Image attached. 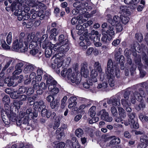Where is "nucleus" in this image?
I'll return each mask as SVG.
<instances>
[{"label":"nucleus","mask_w":148,"mask_h":148,"mask_svg":"<svg viewBox=\"0 0 148 148\" xmlns=\"http://www.w3.org/2000/svg\"><path fill=\"white\" fill-rule=\"evenodd\" d=\"M143 56L142 59L145 63V67L146 69L148 71V59L147 56L145 53H143Z\"/></svg>","instance_id":"nucleus-42"},{"label":"nucleus","mask_w":148,"mask_h":148,"mask_svg":"<svg viewBox=\"0 0 148 148\" xmlns=\"http://www.w3.org/2000/svg\"><path fill=\"white\" fill-rule=\"evenodd\" d=\"M19 115L22 119L21 120H19L18 121H17V124L18 125V123H19L27 125L28 123V118L33 116V114L32 112V110L29 108L27 109L26 112H20Z\"/></svg>","instance_id":"nucleus-7"},{"label":"nucleus","mask_w":148,"mask_h":148,"mask_svg":"<svg viewBox=\"0 0 148 148\" xmlns=\"http://www.w3.org/2000/svg\"><path fill=\"white\" fill-rule=\"evenodd\" d=\"M65 146V143L61 142L56 145L54 147V148H63Z\"/></svg>","instance_id":"nucleus-62"},{"label":"nucleus","mask_w":148,"mask_h":148,"mask_svg":"<svg viewBox=\"0 0 148 148\" xmlns=\"http://www.w3.org/2000/svg\"><path fill=\"white\" fill-rule=\"evenodd\" d=\"M24 34L21 33L19 36V40L15 39L13 42L12 48L15 51L20 52H25L27 51L28 49V46H23V37Z\"/></svg>","instance_id":"nucleus-6"},{"label":"nucleus","mask_w":148,"mask_h":148,"mask_svg":"<svg viewBox=\"0 0 148 148\" xmlns=\"http://www.w3.org/2000/svg\"><path fill=\"white\" fill-rule=\"evenodd\" d=\"M60 61L59 60L58 62H57V63H54L55 64H57L56 68V73L58 74H59L60 73V67L63 64V60H60Z\"/></svg>","instance_id":"nucleus-33"},{"label":"nucleus","mask_w":148,"mask_h":148,"mask_svg":"<svg viewBox=\"0 0 148 148\" xmlns=\"http://www.w3.org/2000/svg\"><path fill=\"white\" fill-rule=\"evenodd\" d=\"M88 5V4L86 2H80L79 10H86V11L87 9L85 8L84 9V8L87 7ZM85 12H86V10H85Z\"/></svg>","instance_id":"nucleus-51"},{"label":"nucleus","mask_w":148,"mask_h":148,"mask_svg":"<svg viewBox=\"0 0 148 148\" xmlns=\"http://www.w3.org/2000/svg\"><path fill=\"white\" fill-rule=\"evenodd\" d=\"M60 120L61 118L60 116H58L55 119L54 125L53 126L54 129H56L59 126Z\"/></svg>","instance_id":"nucleus-38"},{"label":"nucleus","mask_w":148,"mask_h":148,"mask_svg":"<svg viewBox=\"0 0 148 148\" xmlns=\"http://www.w3.org/2000/svg\"><path fill=\"white\" fill-rule=\"evenodd\" d=\"M96 107L95 106L91 107L89 110V114L92 117H94L96 114Z\"/></svg>","instance_id":"nucleus-39"},{"label":"nucleus","mask_w":148,"mask_h":148,"mask_svg":"<svg viewBox=\"0 0 148 148\" xmlns=\"http://www.w3.org/2000/svg\"><path fill=\"white\" fill-rule=\"evenodd\" d=\"M121 58V60H120V59L119 60V62L120 63V65L121 66V69L123 70L124 69V57L123 56H121L120 57Z\"/></svg>","instance_id":"nucleus-52"},{"label":"nucleus","mask_w":148,"mask_h":148,"mask_svg":"<svg viewBox=\"0 0 148 148\" xmlns=\"http://www.w3.org/2000/svg\"><path fill=\"white\" fill-rule=\"evenodd\" d=\"M124 2L128 5L130 8L134 9L136 8L140 0H124Z\"/></svg>","instance_id":"nucleus-13"},{"label":"nucleus","mask_w":148,"mask_h":148,"mask_svg":"<svg viewBox=\"0 0 148 148\" xmlns=\"http://www.w3.org/2000/svg\"><path fill=\"white\" fill-rule=\"evenodd\" d=\"M36 73L34 72H32L29 75V80L27 79L25 82V84H28L30 82L31 80H34L36 79Z\"/></svg>","instance_id":"nucleus-36"},{"label":"nucleus","mask_w":148,"mask_h":148,"mask_svg":"<svg viewBox=\"0 0 148 148\" xmlns=\"http://www.w3.org/2000/svg\"><path fill=\"white\" fill-rule=\"evenodd\" d=\"M63 128H59L56 131V134L57 136L58 139L61 138L62 137L64 136V134L63 132Z\"/></svg>","instance_id":"nucleus-30"},{"label":"nucleus","mask_w":148,"mask_h":148,"mask_svg":"<svg viewBox=\"0 0 148 148\" xmlns=\"http://www.w3.org/2000/svg\"><path fill=\"white\" fill-rule=\"evenodd\" d=\"M52 50L53 49L51 47L45 49V54L46 57L49 58L51 56L53 52Z\"/></svg>","instance_id":"nucleus-40"},{"label":"nucleus","mask_w":148,"mask_h":148,"mask_svg":"<svg viewBox=\"0 0 148 148\" xmlns=\"http://www.w3.org/2000/svg\"><path fill=\"white\" fill-rule=\"evenodd\" d=\"M76 99L77 98L75 97H71L68 99V102L69 103L68 108L69 109H72L76 106L77 104L76 101Z\"/></svg>","instance_id":"nucleus-22"},{"label":"nucleus","mask_w":148,"mask_h":148,"mask_svg":"<svg viewBox=\"0 0 148 148\" xmlns=\"http://www.w3.org/2000/svg\"><path fill=\"white\" fill-rule=\"evenodd\" d=\"M16 13H17V15L18 20L21 21L23 19L24 20H27L30 17V14L29 13L25 12L23 11H22V10L20 8L19 9L17 10V12L16 11Z\"/></svg>","instance_id":"nucleus-11"},{"label":"nucleus","mask_w":148,"mask_h":148,"mask_svg":"<svg viewBox=\"0 0 148 148\" xmlns=\"http://www.w3.org/2000/svg\"><path fill=\"white\" fill-rule=\"evenodd\" d=\"M56 28H53L51 29L50 31L51 34L49 38L51 40H53L55 41H56V36L58 34L56 32Z\"/></svg>","instance_id":"nucleus-28"},{"label":"nucleus","mask_w":148,"mask_h":148,"mask_svg":"<svg viewBox=\"0 0 148 148\" xmlns=\"http://www.w3.org/2000/svg\"><path fill=\"white\" fill-rule=\"evenodd\" d=\"M6 62L4 67L3 68V69L5 70L10 65L12 62V60L10 58H7L6 60Z\"/></svg>","instance_id":"nucleus-48"},{"label":"nucleus","mask_w":148,"mask_h":148,"mask_svg":"<svg viewBox=\"0 0 148 148\" xmlns=\"http://www.w3.org/2000/svg\"><path fill=\"white\" fill-rule=\"evenodd\" d=\"M89 72L88 70L82 71H81V73L82 75L86 78L88 76Z\"/></svg>","instance_id":"nucleus-63"},{"label":"nucleus","mask_w":148,"mask_h":148,"mask_svg":"<svg viewBox=\"0 0 148 148\" xmlns=\"http://www.w3.org/2000/svg\"><path fill=\"white\" fill-rule=\"evenodd\" d=\"M84 27L80 24L77 25L76 27V29L79 30L77 32L78 34L80 35L81 34L84 32Z\"/></svg>","instance_id":"nucleus-46"},{"label":"nucleus","mask_w":148,"mask_h":148,"mask_svg":"<svg viewBox=\"0 0 148 148\" xmlns=\"http://www.w3.org/2000/svg\"><path fill=\"white\" fill-rule=\"evenodd\" d=\"M19 94L18 93V91H16L12 92L10 95V96L11 98L13 99H18L19 97Z\"/></svg>","instance_id":"nucleus-50"},{"label":"nucleus","mask_w":148,"mask_h":148,"mask_svg":"<svg viewBox=\"0 0 148 148\" xmlns=\"http://www.w3.org/2000/svg\"><path fill=\"white\" fill-rule=\"evenodd\" d=\"M34 66L33 64L29 63L27 64L24 66L23 72L25 74L29 73L34 70Z\"/></svg>","instance_id":"nucleus-19"},{"label":"nucleus","mask_w":148,"mask_h":148,"mask_svg":"<svg viewBox=\"0 0 148 148\" xmlns=\"http://www.w3.org/2000/svg\"><path fill=\"white\" fill-rule=\"evenodd\" d=\"M135 63L137 64L138 65V68L140 71V76L143 77L145 76L146 74V72L141 68V67L142 65V64L141 63V58L140 57L138 56V58H136V59H135Z\"/></svg>","instance_id":"nucleus-17"},{"label":"nucleus","mask_w":148,"mask_h":148,"mask_svg":"<svg viewBox=\"0 0 148 148\" xmlns=\"http://www.w3.org/2000/svg\"><path fill=\"white\" fill-rule=\"evenodd\" d=\"M79 45L83 49H86L87 48V45H86V40H84L81 41L79 43Z\"/></svg>","instance_id":"nucleus-59"},{"label":"nucleus","mask_w":148,"mask_h":148,"mask_svg":"<svg viewBox=\"0 0 148 148\" xmlns=\"http://www.w3.org/2000/svg\"><path fill=\"white\" fill-rule=\"evenodd\" d=\"M139 92L137 91H136L134 93L131 94L130 99L132 103L135 104L136 103V99L141 103L138 106L136 107V109L138 110H143L145 107V103L142 102L143 97H145L146 94L145 93L143 90H140Z\"/></svg>","instance_id":"nucleus-4"},{"label":"nucleus","mask_w":148,"mask_h":148,"mask_svg":"<svg viewBox=\"0 0 148 148\" xmlns=\"http://www.w3.org/2000/svg\"><path fill=\"white\" fill-rule=\"evenodd\" d=\"M140 143L138 144L137 146V148H145L147 146V144H146V140L143 137H141L140 139Z\"/></svg>","instance_id":"nucleus-27"},{"label":"nucleus","mask_w":148,"mask_h":148,"mask_svg":"<svg viewBox=\"0 0 148 148\" xmlns=\"http://www.w3.org/2000/svg\"><path fill=\"white\" fill-rule=\"evenodd\" d=\"M139 117L140 119L143 122H148V117L147 116H144L142 114H140Z\"/></svg>","instance_id":"nucleus-57"},{"label":"nucleus","mask_w":148,"mask_h":148,"mask_svg":"<svg viewBox=\"0 0 148 148\" xmlns=\"http://www.w3.org/2000/svg\"><path fill=\"white\" fill-rule=\"evenodd\" d=\"M44 79L46 80V85L48 87L49 90L51 92V94L53 96H55L59 92V89L55 87L57 82L49 75L46 74L44 75Z\"/></svg>","instance_id":"nucleus-5"},{"label":"nucleus","mask_w":148,"mask_h":148,"mask_svg":"<svg viewBox=\"0 0 148 148\" xmlns=\"http://www.w3.org/2000/svg\"><path fill=\"white\" fill-rule=\"evenodd\" d=\"M108 21L110 25H108L106 23H104L101 25V30L103 36L101 38V41L105 43L110 40L114 36V26L120 22V18L118 16L115 15L112 18L108 19Z\"/></svg>","instance_id":"nucleus-1"},{"label":"nucleus","mask_w":148,"mask_h":148,"mask_svg":"<svg viewBox=\"0 0 148 148\" xmlns=\"http://www.w3.org/2000/svg\"><path fill=\"white\" fill-rule=\"evenodd\" d=\"M58 43L60 45L64 46L65 47L68 46L67 45L68 40L66 36L64 37L63 34H61L59 36L58 38Z\"/></svg>","instance_id":"nucleus-16"},{"label":"nucleus","mask_w":148,"mask_h":148,"mask_svg":"<svg viewBox=\"0 0 148 148\" xmlns=\"http://www.w3.org/2000/svg\"><path fill=\"white\" fill-rule=\"evenodd\" d=\"M10 3H12L10 7V9L12 11L17 10L20 8V7L22 6L21 3L23 0H8Z\"/></svg>","instance_id":"nucleus-10"},{"label":"nucleus","mask_w":148,"mask_h":148,"mask_svg":"<svg viewBox=\"0 0 148 148\" xmlns=\"http://www.w3.org/2000/svg\"><path fill=\"white\" fill-rule=\"evenodd\" d=\"M122 105L124 107L130 106L131 103L128 99H122L121 100Z\"/></svg>","instance_id":"nucleus-41"},{"label":"nucleus","mask_w":148,"mask_h":148,"mask_svg":"<svg viewBox=\"0 0 148 148\" xmlns=\"http://www.w3.org/2000/svg\"><path fill=\"white\" fill-rule=\"evenodd\" d=\"M129 16L121 15L120 16V20H121L123 24L125 25L129 21L130 18L128 17Z\"/></svg>","instance_id":"nucleus-31"},{"label":"nucleus","mask_w":148,"mask_h":148,"mask_svg":"<svg viewBox=\"0 0 148 148\" xmlns=\"http://www.w3.org/2000/svg\"><path fill=\"white\" fill-rule=\"evenodd\" d=\"M114 26H116V31L118 32H121L123 29V27L121 23L116 24Z\"/></svg>","instance_id":"nucleus-55"},{"label":"nucleus","mask_w":148,"mask_h":148,"mask_svg":"<svg viewBox=\"0 0 148 148\" xmlns=\"http://www.w3.org/2000/svg\"><path fill=\"white\" fill-rule=\"evenodd\" d=\"M32 84L33 86V88L35 90H37L39 88V86L38 84L37 83L36 81L33 80L32 81Z\"/></svg>","instance_id":"nucleus-56"},{"label":"nucleus","mask_w":148,"mask_h":148,"mask_svg":"<svg viewBox=\"0 0 148 148\" xmlns=\"http://www.w3.org/2000/svg\"><path fill=\"white\" fill-rule=\"evenodd\" d=\"M48 86L47 85L46 86L45 83L41 82L39 85V90H37V93L38 94H41L42 93V90L46 89Z\"/></svg>","instance_id":"nucleus-29"},{"label":"nucleus","mask_w":148,"mask_h":148,"mask_svg":"<svg viewBox=\"0 0 148 148\" xmlns=\"http://www.w3.org/2000/svg\"><path fill=\"white\" fill-rule=\"evenodd\" d=\"M21 33L23 34L24 36L23 37V42H24L25 46H27L28 43H29L34 41H37V40H38L40 36V33H37L36 35H35L34 34H29L28 35H25L24 32H22Z\"/></svg>","instance_id":"nucleus-8"},{"label":"nucleus","mask_w":148,"mask_h":148,"mask_svg":"<svg viewBox=\"0 0 148 148\" xmlns=\"http://www.w3.org/2000/svg\"><path fill=\"white\" fill-rule=\"evenodd\" d=\"M119 114L120 118L124 119L126 116L125 111L122 108L119 107L118 108Z\"/></svg>","instance_id":"nucleus-35"},{"label":"nucleus","mask_w":148,"mask_h":148,"mask_svg":"<svg viewBox=\"0 0 148 148\" xmlns=\"http://www.w3.org/2000/svg\"><path fill=\"white\" fill-rule=\"evenodd\" d=\"M60 103L57 100H53L50 103V106L51 108L54 109L59 105Z\"/></svg>","instance_id":"nucleus-44"},{"label":"nucleus","mask_w":148,"mask_h":148,"mask_svg":"<svg viewBox=\"0 0 148 148\" xmlns=\"http://www.w3.org/2000/svg\"><path fill=\"white\" fill-rule=\"evenodd\" d=\"M108 103L109 104H112L113 106L112 107L116 106L118 108L120 107V101L115 98H111L108 101Z\"/></svg>","instance_id":"nucleus-20"},{"label":"nucleus","mask_w":148,"mask_h":148,"mask_svg":"<svg viewBox=\"0 0 148 148\" xmlns=\"http://www.w3.org/2000/svg\"><path fill=\"white\" fill-rule=\"evenodd\" d=\"M119 72L118 68L113 67L112 60H109L107 64V68L105 72L108 79L109 84L111 87H113L114 85V77L116 75L118 78L119 77Z\"/></svg>","instance_id":"nucleus-2"},{"label":"nucleus","mask_w":148,"mask_h":148,"mask_svg":"<svg viewBox=\"0 0 148 148\" xmlns=\"http://www.w3.org/2000/svg\"><path fill=\"white\" fill-rule=\"evenodd\" d=\"M73 72L71 69H64L61 71V74L63 77H66L68 79Z\"/></svg>","instance_id":"nucleus-21"},{"label":"nucleus","mask_w":148,"mask_h":148,"mask_svg":"<svg viewBox=\"0 0 148 148\" xmlns=\"http://www.w3.org/2000/svg\"><path fill=\"white\" fill-rule=\"evenodd\" d=\"M27 89V88L25 87H21L19 88L18 91V93L19 94L25 92Z\"/></svg>","instance_id":"nucleus-64"},{"label":"nucleus","mask_w":148,"mask_h":148,"mask_svg":"<svg viewBox=\"0 0 148 148\" xmlns=\"http://www.w3.org/2000/svg\"><path fill=\"white\" fill-rule=\"evenodd\" d=\"M24 63V62L22 61H19L17 63L15 67V70L13 73L14 75H18L22 72V67Z\"/></svg>","instance_id":"nucleus-14"},{"label":"nucleus","mask_w":148,"mask_h":148,"mask_svg":"<svg viewBox=\"0 0 148 148\" xmlns=\"http://www.w3.org/2000/svg\"><path fill=\"white\" fill-rule=\"evenodd\" d=\"M101 115V119L107 122H110L112 121V118L109 116V114L105 110L103 109L98 114V115Z\"/></svg>","instance_id":"nucleus-12"},{"label":"nucleus","mask_w":148,"mask_h":148,"mask_svg":"<svg viewBox=\"0 0 148 148\" xmlns=\"http://www.w3.org/2000/svg\"><path fill=\"white\" fill-rule=\"evenodd\" d=\"M88 70V64L86 62H84L81 64V71Z\"/></svg>","instance_id":"nucleus-61"},{"label":"nucleus","mask_w":148,"mask_h":148,"mask_svg":"<svg viewBox=\"0 0 148 148\" xmlns=\"http://www.w3.org/2000/svg\"><path fill=\"white\" fill-rule=\"evenodd\" d=\"M29 4L28 5L25 2V4H23V6L22 5L21 7H20V8L21 10H22V11H23L24 12H25L27 13V12L30 10V8L32 7V6L29 5Z\"/></svg>","instance_id":"nucleus-34"},{"label":"nucleus","mask_w":148,"mask_h":148,"mask_svg":"<svg viewBox=\"0 0 148 148\" xmlns=\"http://www.w3.org/2000/svg\"><path fill=\"white\" fill-rule=\"evenodd\" d=\"M68 80L69 81L76 84H79L80 81V79L79 78L77 77L74 72H73L70 77H69Z\"/></svg>","instance_id":"nucleus-18"},{"label":"nucleus","mask_w":148,"mask_h":148,"mask_svg":"<svg viewBox=\"0 0 148 148\" xmlns=\"http://www.w3.org/2000/svg\"><path fill=\"white\" fill-rule=\"evenodd\" d=\"M12 33L11 32H10L7 37L6 41L9 45H10L12 42Z\"/></svg>","instance_id":"nucleus-49"},{"label":"nucleus","mask_w":148,"mask_h":148,"mask_svg":"<svg viewBox=\"0 0 148 148\" xmlns=\"http://www.w3.org/2000/svg\"><path fill=\"white\" fill-rule=\"evenodd\" d=\"M33 107L35 110L38 109L39 111H40L42 109L45 108L46 106L44 101L41 100L38 102H35Z\"/></svg>","instance_id":"nucleus-15"},{"label":"nucleus","mask_w":148,"mask_h":148,"mask_svg":"<svg viewBox=\"0 0 148 148\" xmlns=\"http://www.w3.org/2000/svg\"><path fill=\"white\" fill-rule=\"evenodd\" d=\"M135 37L139 42H141L143 40V36L142 34L140 33H136Z\"/></svg>","instance_id":"nucleus-53"},{"label":"nucleus","mask_w":148,"mask_h":148,"mask_svg":"<svg viewBox=\"0 0 148 148\" xmlns=\"http://www.w3.org/2000/svg\"><path fill=\"white\" fill-rule=\"evenodd\" d=\"M38 40H37V41H34L30 43L29 46V48L30 49H37V46L39 45L38 44Z\"/></svg>","instance_id":"nucleus-43"},{"label":"nucleus","mask_w":148,"mask_h":148,"mask_svg":"<svg viewBox=\"0 0 148 148\" xmlns=\"http://www.w3.org/2000/svg\"><path fill=\"white\" fill-rule=\"evenodd\" d=\"M94 68L100 73L102 72V69L100 64L98 62H95L94 65Z\"/></svg>","instance_id":"nucleus-37"},{"label":"nucleus","mask_w":148,"mask_h":148,"mask_svg":"<svg viewBox=\"0 0 148 148\" xmlns=\"http://www.w3.org/2000/svg\"><path fill=\"white\" fill-rule=\"evenodd\" d=\"M4 82L5 83L7 84L8 86H12L14 84L13 82L11 81L10 80L9 78L5 79L4 80Z\"/></svg>","instance_id":"nucleus-60"},{"label":"nucleus","mask_w":148,"mask_h":148,"mask_svg":"<svg viewBox=\"0 0 148 148\" xmlns=\"http://www.w3.org/2000/svg\"><path fill=\"white\" fill-rule=\"evenodd\" d=\"M8 116L11 121H13L16 119V114L11 112H10V114H9Z\"/></svg>","instance_id":"nucleus-54"},{"label":"nucleus","mask_w":148,"mask_h":148,"mask_svg":"<svg viewBox=\"0 0 148 148\" xmlns=\"http://www.w3.org/2000/svg\"><path fill=\"white\" fill-rule=\"evenodd\" d=\"M90 75L91 77L93 79V82H97L96 77L98 75V74L95 69H92L91 71Z\"/></svg>","instance_id":"nucleus-32"},{"label":"nucleus","mask_w":148,"mask_h":148,"mask_svg":"<svg viewBox=\"0 0 148 148\" xmlns=\"http://www.w3.org/2000/svg\"><path fill=\"white\" fill-rule=\"evenodd\" d=\"M135 114L134 113H129L128 114V116L129 118V122H127V121H125L124 123L125 125L126 126H128L129 125H131L133 122H134V119L135 118Z\"/></svg>","instance_id":"nucleus-24"},{"label":"nucleus","mask_w":148,"mask_h":148,"mask_svg":"<svg viewBox=\"0 0 148 148\" xmlns=\"http://www.w3.org/2000/svg\"><path fill=\"white\" fill-rule=\"evenodd\" d=\"M53 50L55 51L58 53H56L53 56V58H56L54 61V62L57 63L59 60H62L64 56V53L68 51L69 49V46L65 47L62 45L56 43L55 44H53Z\"/></svg>","instance_id":"nucleus-3"},{"label":"nucleus","mask_w":148,"mask_h":148,"mask_svg":"<svg viewBox=\"0 0 148 148\" xmlns=\"http://www.w3.org/2000/svg\"><path fill=\"white\" fill-rule=\"evenodd\" d=\"M67 99V97L66 96H64L61 101V107L62 108H64L66 106V103Z\"/></svg>","instance_id":"nucleus-58"},{"label":"nucleus","mask_w":148,"mask_h":148,"mask_svg":"<svg viewBox=\"0 0 148 148\" xmlns=\"http://www.w3.org/2000/svg\"><path fill=\"white\" fill-rule=\"evenodd\" d=\"M120 13L123 15H129L130 12L129 10L126 6H121L120 8Z\"/></svg>","instance_id":"nucleus-26"},{"label":"nucleus","mask_w":148,"mask_h":148,"mask_svg":"<svg viewBox=\"0 0 148 148\" xmlns=\"http://www.w3.org/2000/svg\"><path fill=\"white\" fill-rule=\"evenodd\" d=\"M66 142L69 144L70 143L73 148H80L79 144L77 141L75 137L72 138L71 141L68 140H66Z\"/></svg>","instance_id":"nucleus-23"},{"label":"nucleus","mask_w":148,"mask_h":148,"mask_svg":"<svg viewBox=\"0 0 148 148\" xmlns=\"http://www.w3.org/2000/svg\"><path fill=\"white\" fill-rule=\"evenodd\" d=\"M107 83L104 81L102 83L99 84L98 85L97 88L99 89H101L102 90H103L107 88Z\"/></svg>","instance_id":"nucleus-45"},{"label":"nucleus","mask_w":148,"mask_h":148,"mask_svg":"<svg viewBox=\"0 0 148 148\" xmlns=\"http://www.w3.org/2000/svg\"><path fill=\"white\" fill-rule=\"evenodd\" d=\"M84 133L83 131L81 128L77 129L75 131V135L79 138L81 137Z\"/></svg>","instance_id":"nucleus-47"},{"label":"nucleus","mask_w":148,"mask_h":148,"mask_svg":"<svg viewBox=\"0 0 148 148\" xmlns=\"http://www.w3.org/2000/svg\"><path fill=\"white\" fill-rule=\"evenodd\" d=\"M24 2L27 4L28 5L29 4L30 6H32V7H37V6H38L39 2H38L37 0H31L30 1V0H25Z\"/></svg>","instance_id":"nucleus-25"},{"label":"nucleus","mask_w":148,"mask_h":148,"mask_svg":"<svg viewBox=\"0 0 148 148\" xmlns=\"http://www.w3.org/2000/svg\"><path fill=\"white\" fill-rule=\"evenodd\" d=\"M48 36L47 34H45L42 36L40 39L39 38L38 44L43 49L53 47V44L49 41Z\"/></svg>","instance_id":"nucleus-9"}]
</instances>
